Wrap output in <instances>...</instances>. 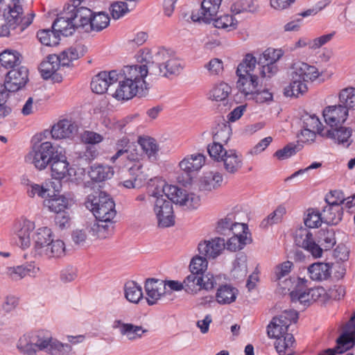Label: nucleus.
<instances>
[{
  "instance_id": "f257e3e1",
  "label": "nucleus",
  "mask_w": 355,
  "mask_h": 355,
  "mask_svg": "<svg viewBox=\"0 0 355 355\" xmlns=\"http://www.w3.org/2000/svg\"><path fill=\"white\" fill-rule=\"evenodd\" d=\"M141 62L144 64L125 66L123 80L112 94L117 100H129L135 96H146L148 92L145 78L169 77L180 73L183 69L180 60L169 49L161 47L154 51L144 49L141 53Z\"/></svg>"
},
{
  "instance_id": "f03ea898",
  "label": "nucleus",
  "mask_w": 355,
  "mask_h": 355,
  "mask_svg": "<svg viewBox=\"0 0 355 355\" xmlns=\"http://www.w3.org/2000/svg\"><path fill=\"white\" fill-rule=\"evenodd\" d=\"M297 319V311L285 310L274 317L268 325L267 334L269 337L276 338L275 347L279 355H294L295 338L288 331L291 323H295Z\"/></svg>"
},
{
  "instance_id": "7ed1b4c3",
  "label": "nucleus",
  "mask_w": 355,
  "mask_h": 355,
  "mask_svg": "<svg viewBox=\"0 0 355 355\" xmlns=\"http://www.w3.org/2000/svg\"><path fill=\"white\" fill-rule=\"evenodd\" d=\"M17 347L26 355H37L38 352H44L50 355H69L72 350L69 344L62 343L46 330L32 334L28 341L20 339Z\"/></svg>"
},
{
  "instance_id": "20e7f679",
  "label": "nucleus",
  "mask_w": 355,
  "mask_h": 355,
  "mask_svg": "<svg viewBox=\"0 0 355 355\" xmlns=\"http://www.w3.org/2000/svg\"><path fill=\"white\" fill-rule=\"evenodd\" d=\"M318 243L308 228L301 227L295 233L296 245L309 252L313 257L320 258L323 250L331 249L336 244L335 234L332 230H320L318 232Z\"/></svg>"
},
{
  "instance_id": "39448f33",
  "label": "nucleus",
  "mask_w": 355,
  "mask_h": 355,
  "mask_svg": "<svg viewBox=\"0 0 355 355\" xmlns=\"http://www.w3.org/2000/svg\"><path fill=\"white\" fill-rule=\"evenodd\" d=\"M32 238L33 252L35 257L49 259L64 255V243L60 239L54 240L53 232L50 228L42 227L37 229Z\"/></svg>"
},
{
  "instance_id": "423d86ee",
  "label": "nucleus",
  "mask_w": 355,
  "mask_h": 355,
  "mask_svg": "<svg viewBox=\"0 0 355 355\" xmlns=\"http://www.w3.org/2000/svg\"><path fill=\"white\" fill-rule=\"evenodd\" d=\"M126 163L124 166L128 168L129 179L125 180L121 184L127 189L141 188L146 180V176L142 171L141 161L144 156L142 150L137 145L131 144V147L125 153Z\"/></svg>"
},
{
  "instance_id": "0eeeda50",
  "label": "nucleus",
  "mask_w": 355,
  "mask_h": 355,
  "mask_svg": "<svg viewBox=\"0 0 355 355\" xmlns=\"http://www.w3.org/2000/svg\"><path fill=\"white\" fill-rule=\"evenodd\" d=\"M257 59L252 54H247L239 64L236 75L239 79L236 87L248 99L259 87L258 76L254 73Z\"/></svg>"
},
{
  "instance_id": "6e6552de",
  "label": "nucleus",
  "mask_w": 355,
  "mask_h": 355,
  "mask_svg": "<svg viewBox=\"0 0 355 355\" xmlns=\"http://www.w3.org/2000/svg\"><path fill=\"white\" fill-rule=\"evenodd\" d=\"M85 204L93 213L96 219L111 221L116 216L115 203L112 198L104 192L94 191L88 195Z\"/></svg>"
},
{
  "instance_id": "1a4fd4ad",
  "label": "nucleus",
  "mask_w": 355,
  "mask_h": 355,
  "mask_svg": "<svg viewBox=\"0 0 355 355\" xmlns=\"http://www.w3.org/2000/svg\"><path fill=\"white\" fill-rule=\"evenodd\" d=\"M209 155L230 175L236 174L243 164V159L240 153L234 149L226 150L223 146H212Z\"/></svg>"
},
{
  "instance_id": "9d476101",
  "label": "nucleus",
  "mask_w": 355,
  "mask_h": 355,
  "mask_svg": "<svg viewBox=\"0 0 355 355\" xmlns=\"http://www.w3.org/2000/svg\"><path fill=\"white\" fill-rule=\"evenodd\" d=\"M59 151L51 142L45 141L39 146H35L32 151L26 157V159L36 168L42 170L53 161L55 157L54 155L58 153Z\"/></svg>"
},
{
  "instance_id": "9b49d317",
  "label": "nucleus",
  "mask_w": 355,
  "mask_h": 355,
  "mask_svg": "<svg viewBox=\"0 0 355 355\" xmlns=\"http://www.w3.org/2000/svg\"><path fill=\"white\" fill-rule=\"evenodd\" d=\"M206 157L200 153H196L185 156L178 164L180 170L186 175L185 179L178 177L179 182L183 185L189 184L191 182L193 175L198 173L205 165Z\"/></svg>"
},
{
  "instance_id": "f8f14e48",
  "label": "nucleus",
  "mask_w": 355,
  "mask_h": 355,
  "mask_svg": "<svg viewBox=\"0 0 355 355\" xmlns=\"http://www.w3.org/2000/svg\"><path fill=\"white\" fill-rule=\"evenodd\" d=\"M9 12L7 16L8 26L17 33L24 31L33 21L35 15L31 13L23 16V8L19 4V0H13L12 6H9Z\"/></svg>"
},
{
  "instance_id": "ddd939ff",
  "label": "nucleus",
  "mask_w": 355,
  "mask_h": 355,
  "mask_svg": "<svg viewBox=\"0 0 355 355\" xmlns=\"http://www.w3.org/2000/svg\"><path fill=\"white\" fill-rule=\"evenodd\" d=\"M153 211L157 220L158 227L165 228L173 226L175 216L172 202L165 198L155 199Z\"/></svg>"
},
{
  "instance_id": "4468645a",
  "label": "nucleus",
  "mask_w": 355,
  "mask_h": 355,
  "mask_svg": "<svg viewBox=\"0 0 355 355\" xmlns=\"http://www.w3.org/2000/svg\"><path fill=\"white\" fill-rule=\"evenodd\" d=\"M166 199L172 203L180 205L187 209H196L199 206L200 198L194 193H189L185 189L171 185L166 190Z\"/></svg>"
},
{
  "instance_id": "2eb2a0df",
  "label": "nucleus",
  "mask_w": 355,
  "mask_h": 355,
  "mask_svg": "<svg viewBox=\"0 0 355 355\" xmlns=\"http://www.w3.org/2000/svg\"><path fill=\"white\" fill-rule=\"evenodd\" d=\"M222 0H203L200 9L191 14L194 22L210 24L216 17Z\"/></svg>"
},
{
  "instance_id": "dca6fc26",
  "label": "nucleus",
  "mask_w": 355,
  "mask_h": 355,
  "mask_svg": "<svg viewBox=\"0 0 355 355\" xmlns=\"http://www.w3.org/2000/svg\"><path fill=\"white\" fill-rule=\"evenodd\" d=\"M28 69L24 67L10 70L5 80L6 88L9 92H15L24 87L28 80Z\"/></svg>"
},
{
  "instance_id": "f3484780",
  "label": "nucleus",
  "mask_w": 355,
  "mask_h": 355,
  "mask_svg": "<svg viewBox=\"0 0 355 355\" xmlns=\"http://www.w3.org/2000/svg\"><path fill=\"white\" fill-rule=\"evenodd\" d=\"M119 75L116 71H101L96 75L91 82V89L96 94L105 93L110 85L116 83Z\"/></svg>"
},
{
  "instance_id": "a211bd4d",
  "label": "nucleus",
  "mask_w": 355,
  "mask_h": 355,
  "mask_svg": "<svg viewBox=\"0 0 355 355\" xmlns=\"http://www.w3.org/2000/svg\"><path fill=\"white\" fill-rule=\"evenodd\" d=\"M290 76L294 80H300L308 83L316 79L319 76V71L314 66L297 61L292 64Z\"/></svg>"
},
{
  "instance_id": "6ab92c4d",
  "label": "nucleus",
  "mask_w": 355,
  "mask_h": 355,
  "mask_svg": "<svg viewBox=\"0 0 355 355\" xmlns=\"http://www.w3.org/2000/svg\"><path fill=\"white\" fill-rule=\"evenodd\" d=\"M225 248V239L215 237L211 240H205L198 244L199 254L207 259H215L219 256Z\"/></svg>"
},
{
  "instance_id": "aec40b11",
  "label": "nucleus",
  "mask_w": 355,
  "mask_h": 355,
  "mask_svg": "<svg viewBox=\"0 0 355 355\" xmlns=\"http://www.w3.org/2000/svg\"><path fill=\"white\" fill-rule=\"evenodd\" d=\"M144 288L146 293V299L150 306L157 304L158 300L166 294V284L160 279H146Z\"/></svg>"
},
{
  "instance_id": "412c9836",
  "label": "nucleus",
  "mask_w": 355,
  "mask_h": 355,
  "mask_svg": "<svg viewBox=\"0 0 355 355\" xmlns=\"http://www.w3.org/2000/svg\"><path fill=\"white\" fill-rule=\"evenodd\" d=\"M114 329H118L121 336L128 340L134 341L142 338L143 334L148 331L142 326L135 325L132 323H126L121 320H115L112 324Z\"/></svg>"
},
{
  "instance_id": "4be33fe9",
  "label": "nucleus",
  "mask_w": 355,
  "mask_h": 355,
  "mask_svg": "<svg viewBox=\"0 0 355 355\" xmlns=\"http://www.w3.org/2000/svg\"><path fill=\"white\" fill-rule=\"evenodd\" d=\"M69 15L76 25V29L82 28L86 32L87 25L89 22V17L92 15V11L85 6H65Z\"/></svg>"
},
{
  "instance_id": "5701e85b",
  "label": "nucleus",
  "mask_w": 355,
  "mask_h": 355,
  "mask_svg": "<svg viewBox=\"0 0 355 355\" xmlns=\"http://www.w3.org/2000/svg\"><path fill=\"white\" fill-rule=\"evenodd\" d=\"M347 116L348 110L341 104L328 106L323 110L324 121L331 128L344 123Z\"/></svg>"
},
{
  "instance_id": "b1692460",
  "label": "nucleus",
  "mask_w": 355,
  "mask_h": 355,
  "mask_svg": "<svg viewBox=\"0 0 355 355\" xmlns=\"http://www.w3.org/2000/svg\"><path fill=\"white\" fill-rule=\"evenodd\" d=\"M78 125L68 119L60 120L51 129V136L55 139H73L78 133Z\"/></svg>"
},
{
  "instance_id": "393cba45",
  "label": "nucleus",
  "mask_w": 355,
  "mask_h": 355,
  "mask_svg": "<svg viewBox=\"0 0 355 355\" xmlns=\"http://www.w3.org/2000/svg\"><path fill=\"white\" fill-rule=\"evenodd\" d=\"M52 29L56 31L60 37V35L70 36L76 31V25L73 24V21L65 7H64L63 11L53 21Z\"/></svg>"
},
{
  "instance_id": "a878e982",
  "label": "nucleus",
  "mask_w": 355,
  "mask_h": 355,
  "mask_svg": "<svg viewBox=\"0 0 355 355\" xmlns=\"http://www.w3.org/2000/svg\"><path fill=\"white\" fill-rule=\"evenodd\" d=\"M325 200L327 205L323 208L322 212L323 223L331 225H337L343 218V207L338 205L339 202L331 201L329 198H326Z\"/></svg>"
},
{
  "instance_id": "bb28decb",
  "label": "nucleus",
  "mask_w": 355,
  "mask_h": 355,
  "mask_svg": "<svg viewBox=\"0 0 355 355\" xmlns=\"http://www.w3.org/2000/svg\"><path fill=\"white\" fill-rule=\"evenodd\" d=\"M336 344H340L350 350L355 346V314L343 327V332L336 340Z\"/></svg>"
},
{
  "instance_id": "cd10ccee",
  "label": "nucleus",
  "mask_w": 355,
  "mask_h": 355,
  "mask_svg": "<svg viewBox=\"0 0 355 355\" xmlns=\"http://www.w3.org/2000/svg\"><path fill=\"white\" fill-rule=\"evenodd\" d=\"M352 133V130L349 128L340 126L330 130H327L324 132H320V136L329 139H331L338 144H343L346 147H349L352 143L350 139Z\"/></svg>"
},
{
  "instance_id": "c85d7f7f",
  "label": "nucleus",
  "mask_w": 355,
  "mask_h": 355,
  "mask_svg": "<svg viewBox=\"0 0 355 355\" xmlns=\"http://www.w3.org/2000/svg\"><path fill=\"white\" fill-rule=\"evenodd\" d=\"M54 156V159L49 164H51L52 177L58 180L64 178L67 174L71 175L68 168L69 162L67 161L64 153L60 150Z\"/></svg>"
},
{
  "instance_id": "c756f323",
  "label": "nucleus",
  "mask_w": 355,
  "mask_h": 355,
  "mask_svg": "<svg viewBox=\"0 0 355 355\" xmlns=\"http://www.w3.org/2000/svg\"><path fill=\"white\" fill-rule=\"evenodd\" d=\"M234 215L233 213L228 214L224 218L218 222L216 227L217 232L220 234H228L235 233L236 230H241L245 233V230H248L245 224L234 222Z\"/></svg>"
},
{
  "instance_id": "7c9ffc66",
  "label": "nucleus",
  "mask_w": 355,
  "mask_h": 355,
  "mask_svg": "<svg viewBox=\"0 0 355 355\" xmlns=\"http://www.w3.org/2000/svg\"><path fill=\"white\" fill-rule=\"evenodd\" d=\"M87 223L92 238L105 239L113 232V220L104 221L103 219H96Z\"/></svg>"
},
{
  "instance_id": "2f4dec72",
  "label": "nucleus",
  "mask_w": 355,
  "mask_h": 355,
  "mask_svg": "<svg viewBox=\"0 0 355 355\" xmlns=\"http://www.w3.org/2000/svg\"><path fill=\"white\" fill-rule=\"evenodd\" d=\"M35 227V223L29 220H24L18 224L15 230V234L21 248H27L31 245V234Z\"/></svg>"
},
{
  "instance_id": "473e14b6",
  "label": "nucleus",
  "mask_w": 355,
  "mask_h": 355,
  "mask_svg": "<svg viewBox=\"0 0 355 355\" xmlns=\"http://www.w3.org/2000/svg\"><path fill=\"white\" fill-rule=\"evenodd\" d=\"M55 190L52 191L50 196L44 200V206L51 211L59 214L67 209L69 200L62 195L55 193Z\"/></svg>"
},
{
  "instance_id": "72a5a7b5",
  "label": "nucleus",
  "mask_w": 355,
  "mask_h": 355,
  "mask_svg": "<svg viewBox=\"0 0 355 355\" xmlns=\"http://www.w3.org/2000/svg\"><path fill=\"white\" fill-rule=\"evenodd\" d=\"M39 270V268L33 264L26 266H18L17 267H10L7 268V276L13 281H19L26 276H33Z\"/></svg>"
},
{
  "instance_id": "f704fd0d",
  "label": "nucleus",
  "mask_w": 355,
  "mask_h": 355,
  "mask_svg": "<svg viewBox=\"0 0 355 355\" xmlns=\"http://www.w3.org/2000/svg\"><path fill=\"white\" fill-rule=\"evenodd\" d=\"M223 182V176L219 172H208L204 174L200 182V187L205 191H211L220 187Z\"/></svg>"
},
{
  "instance_id": "c9c22d12",
  "label": "nucleus",
  "mask_w": 355,
  "mask_h": 355,
  "mask_svg": "<svg viewBox=\"0 0 355 355\" xmlns=\"http://www.w3.org/2000/svg\"><path fill=\"white\" fill-rule=\"evenodd\" d=\"M308 273L313 281L326 280L331 275V266L326 263L316 262L309 266Z\"/></svg>"
},
{
  "instance_id": "e433bc0d",
  "label": "nucleus",
  "mask_w": 355,
  "mask_h": 355,
  "mask_svg": "<svg viewBox=\"0 0 355 355\" xmlns=\"http://www.w3.org/2000/svg\"><path fill=\"white\" fill-rule=\"evenodd\" d=\"M62 66L61 61L58 55H49L40 66V70L44 79L50 78Z\"/></svg>"
},
{
  "instance_id": "4c0bfd02",
  "label": "nucleus",
  "mask_w": 355,
  "mask_h": 355,
  "mask_svg": "<svg viewBox=\"0 0 355 355\" xmlns=\"http://www.w3.org/2000/svg\"><path fill=\"white\" fill-rule=\"evenodd\" d=\"M89 18V22H88V24L87 25V33L92 31H101L104 28H107L110 24V17L107 14L103 12H99L94 14L92 12V15Z\"/></svg>"
},
{
  "instance_id": "58836bf2",
  "label": "nucleus",
  "mask_w": 355,
  "mask_h": 355,
  "mask_svg": "<svg viewBox=\"0 0 355 355\" xmlns=\"http://www.w3.org/2000/svg\"><path fill=\"white\" fill-rule=\"evenodd\" d=\"M238 290L236 288L225 284L218 288L216 300L220 304H230L236 300Z\"/></svg>"
},
{
  "instance_id": "ea45409f",
  "label": "nucleus",
  "mask_w": 355,
  "mask_h": 355,
  "mask_svg": "<svg viewBox=\"0 0 355 355\" xmlns=\"http://www.w3.org/2000/svg\"><path fill=\"white\" fill-rule=\"evenodd\" d=\"M233 236H231L227 243L225 246L228 250L235 252L238 250H241L245 245L250 241V239L247 236L246 230L245 233L241 230L235 231V233H232Z\"/></svg>"
},
{
  "instance_id": "a19ab883",
  "label": "nucleus",
  "mask_w": 355,
  "mask_h": 355,
  "mask_svg": "<svg viewBox=\"0 0 355 355\" xmlns=\"http://www.w3.org/2000/svg\"><path fill=\"white\" fill-rule=\"evenodd\" d=\"M137 146L142 150L144 156L146 155L149 159L156 158L159 148L155 139L151 137H139Z\"/></svg>"
},
{
  "instance_id": "79ce46f5",
  "label": "nucleus",
  "mask_w": 355,
  "mask_h": 355,
  "mask_svg": "<svg viewBox=\"0 0 355 355\" xmlns=\"http://www.w3.org/2000/svg\"><path fill=\"white\" fill-rule=\"evenodd\" d=\"M308 91L306 83L300 80H294L291 78L290 84L284 89V94L288 97L298 98Z\"/></svg>"
},
{
  "instance_id": "37998d69",
  "label": "nucleus",
  "mask_w": 355,
  "mask_h": 355,
  "mask_svg": "<svg viewBox=\"0 0 355 355\" xmlns=\"http://www.w3.org/2000/svg\"><path fill=\"white\" fill-rule=\"evenodd\" d=\"M114 175L113 168L109 166L94 165L91 166L89 175L96 182H102L110 179Z\"/></svg>"
},
{
  "instance_id": "c03bdc74",
  "label": "nucleus",
  "mask_w": 355,
  "mask_h": 355,
  "mask_svg": "<svg viewBox=\"0 0 355 355\" xmlns=\"http://www.w3.org/2000/svg\"><path fill=\"white\" fill-rule=\"evenodd\" d=\"M247 273V256L239 254L234 261L231 275L235 279H243L246 277Z\"/></svg>"
},
{
  "instance_id": "a18cd8bd",
  "label": "nucleus",
  "mask_w": 355,
  "mask_h": 355,
  "mask_svg": "<svg viewBox=\"0 0 355 355\" xmlns=\"http://www.w3.org/2000/svg\"><path fill=\"white\" fill-rule=\"evenodd\" d=\"M21 55L16 51L6 50L0 54V63L6 69H16L21 63Z\"/></svg>"
},
{
  "instance_id": "49530a36",
  "label": "nucleus",
  "mask_w": 355,
  "mask_h": 355,
  "mask_svg": "<svg viewBox=\"0 0 355 355\" xmlns=\"http://www.w3.org/2000/svg\"><path fill=\"white\" fill-rule=\"evenodd\" d=\"M171 185L168 184L164 180L159 178H155L150 180L148 186V192L150 196L157 199L158 198L167 197L166 191Z\"/></svg>"
},
{
  "instance_id": "de8ad7c7",
  "label": "nucleus",
  "mask_w": 355,
  "mask_h": 355,
  "mask_svg": "<svg viewBox=\"0 0 355 355\" xmlns=\"http://www.w3.org/2000/svg\"><path fill=\"white\" fill-rule=\"evenodd\" d=\"M231 92V87L222 82L212 87L209 92L208 98L215 101H225Z\"/></svg>"
},
{
  "instance_id": "09e8293b",
  "label": "nucleus",
  "mask_w": 355,
  "mask_h": 355,
  "mask_svg": "<svg viewBox=\"0 0 355 355\" xmlns=\"http://www.w3.org/2000/svg\"><path fill=\"white\" fill-rule=\"evenodd\" d=\"M125 298L130 302L137 304L143 298L141 287L134 281H129L124 286Z\"/></svg>"
},
{
  "instance_id": "8fccbe9b",
  "label": "nucleus",
  "mask_w": 355,
  "mask_h": 355,
  "mask_svg": "<svg viewBox=\"0 0 355 355\" xmlns=\"http://www.w3.org/2000/svg\"><path fill=\"white\" fill-rule=\"evenodd\" d=\"M89 230L87 223L73 230L71 233V240L74 245L84 246L87 241L92 239Z\"/></svg>"
},
{
  "instance_id": "3c124183",
  "label": "nucleus",
  "mask_w": 355,
  "mask_h": 355,
  "mask_svg": "<svg viewBox=\"0 0 355 355\" xmlns=\"http://www.w3.org/2000/svg\"><path fill=\"white\" fill-rule=\"evenodd\" d=\"M230 128L229 126L223 125L219 126L213 135V143L207 147V151L210 155L211 148L214 146H223L222 143H227L230 138Z\"/></svg>"
},
{
  "instance_id": "603ef678",
  "label": "nucleus",
  "mask_w": 355,
  "mask_h": 355,
  "mask_svg": "<svg viewBox=\"0 0 355 355\" xmlns=\"http://www.w3.org/2000/svg\"><path fill=\"white\" fill-rule=\"evenodd\" d=\"M211 22L215 28L227 31L235 30L237 27V21L230 15H223L219 17H215Z\"/></svg>"
},
{
  "instance_id": "864d4df0",
  "label": "nucleus",
  "mask_w": 355,
  "mask_h": 355,
  "mask_svg": "<svg viewBox=\"0 0 355 355\" xmlns=\"http://www.w3.org/2000/svg\"><path fill=\"white\" fill-rule=\"evenodd\" d=\"M202 279L200 275L191 272L183 281L184 290L189 294H196L200 291V286Z\"/></svg>"
},
{
  "instance_id": "5fc2aeb1",
  "label": "nucleus",
  "mask_w": 355,
  "mask_h": 355,
  "mask_svg": "<svg viewBox=\"0 0 355 355\" xmlns=\"http://www.w3.org/2000/svg\"><path fill=\"white\" fill-rule=\"evenodd\" d=\"M37 36L42 44L46 46H56L59 44L60 36L53 29L40 30Z\"/></svg>"
},
{
  "instance_id": "6e6d98bb",
  "label": "nucleus",
  "mask_w": 355,
  "mask_h": 355,
  "mask_svg": "<svg viewBox=\"0 0 355 355\" xmlns=\"http://www.w3.org/2000/svg\"><path fill=\"white\" fill-rule=\"evenodd\" d=\"M339 101L347 110L355 109V88L347 87L342 89L339 94Z\"/></svg>"
},
{
  "instance_id": "4d7b16f0",
  "label": "nucleus",
  "mask_w": 355,
  "mask_h": 355,
  "mask_svg": "<svg viewBox=\"0 0 355 355\" xmlns=\"http://www.w3.org/2000/svg\"><path fill=\"white\" fill-rule=\"evenodd\" d=\"M207 257L200 255L193 257L190 262L189 269L191 272H193L197 275H202L204 273L207 268Z\"/></svg>"
},
{
  "instance_id": "13d9d810",
  "label": "nucleus",
  "mask_w": 355,
  "mask_h": 355,
  "mask_svg": "<svg viewBox=\"0 0 355 355\" xmlns=\"http://www.w3.org/2000/svg\"><path fill=\"white\" fill-rule=\"evenodd\" d=\"M255 9L252 0H238L231 6V11L234 15L252 12Z\"/></svg>"
},
{
  "instance_id": "bf43d9fd",
  "label": "nucleus",
  "mask_w": 355,
  "mask_h": 355,
  "mask_svg": "<svg viewBox=\"0 0 355 355\" xmlns=\"http://www.w3.org/2000/svg\"><path fill=\"white\" fill-rule=\"evenodd\" d=\"M323 222L322 214L313 209H309L306 217L304 218L306 228H315L320 226Z\"/></svg>"
},
{
  "instance_id": "052dcab7",
  "label": "nucleus",
  "mask_w": 355,
  "mask_h": 355,
  "mask_svg": "<svg viewBox=\"0 0 355 355\" xmlns=\"http://www.w3.org/2000/svg\"><path fill=\"white\" fill-rule=\"evenodd\" d=\"M283 53L280 49H268L259 57L257 64H264L266 62L275 64L282 56Z\"/></svg>"
},
{
  "instance_id": "680f3d73",
  "label": "nucleus",
  "mask_w": 355,
  "mask_h": 355,
  "mask_svg": "<svg viewBox=\"0 0 355 355\" xmlns=\"http://www.w3.org/2000/svg\"><path fill=\"white\" fill-rule=\"evenodd\" d=\"M130 147V139L127 137L119 139L115 144L116 153L111 157L110 160L113 163L115 162L119 158L125 155Z\"/></svg>"
},
{
  "instance_id": "e2e57ef3",
  "label": "nucleus",
  "mask_w": 355,
  "mask_h": 355,
  "mask_svg": "<svg viewBox=\"0 0 355 355\" xmlns=\"http://www.w3.org/2000/svg\"><path fill=\"white\" fill-rule=\"evenodd\" d=\"M322 123L318 116L313 114H306L303 116V126L302 128H308L317 131L320 135V132H324L323 129L321 128Z\"/></svg>"
},
{
  "instance_id": "0e129e2a",
  "label": "nucleus",
  "mask_w": 355,
  "mask_h": 355,
  "mask_svg": "<svg viewBox=\"0 0 355 355\" xmlns=\"http://www.w3.org/2000/svg\"><path fill=\"white\" fill-rule=\"evenodd\" d=\"M286 208L283 206H279L272 213H271L262 222L261 225L263 227L272 224L281 222L284 215L286 214Z\"/></svg>"
},
{
  "instance_id": "69168bd1",
  "label": "nucleus",
  "mask_w": 355,
  "mask_h": 355,
  "mask_svg": "<svg viewBox=\"0 0 355 355\" xmlns=\"http://www.w3.org/2000/svg\"><path fill=\"white\" fill-rule=\"evenodd\" d=\"M300 150V148L299 145L290 143L283 148L277 150L275 153L274 156L276 157L278 159L284 160L295 155Z\"/></svg>"
},
{
  "instance_id": "338daca9",
  "label": "nucleus",
  "mask_w": 355,
  "mask_h": 355,
  "mask_svg": "<svg viewBox=\"0 0 355 355\" xmlns=\"http://www.w3.org/2000/svg\"><path fill=\"white\" fill-rule=\"evenodd\" d=\"M61 61L62 66H69L70 63L79 58L80 55L76 48L71 47L66 51L62 52L58 55Z\"/></svg>"
},
{
  "instance_id": "774afa93",
  "label": "nucleus",
  "mask_w": 355,
  "mask_h": 355,
  "mask_svg": "<svg viewBox=\"0 0 355 355\" xmlns=\"http://www.w3.org/2000/svg\"><path fill=\"white\" fill-rule=\"evenodd\" d=\"M111 15L114 19H118L123 17L130 12L127 3L123 1H116L112 3L110 6Z\"/></svg>"
}]
</instances>
